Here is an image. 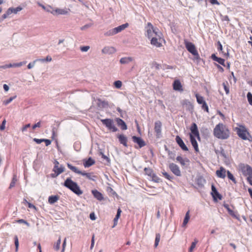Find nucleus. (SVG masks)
Here are the masks:
<instances>
[{
    "label": "nucleus",
    "instance_id": "obj_1",
    "mask_svg": "<svg viewBox=\"0 0 252 252\" xmlns=\"http://www.w3.org/2000/svg\"><path fill=\"white\" fill-rule=\"evenodd\" d=\"M214 136L219 139H227L230 134V132L226 126L222 123H219L216 126L214 129Z\"/></svg>",
    "mask_w": 252,
    "mask_h": 252
},
{
    "label": "nucleus",
    "instance_id": "obj_2",
    "mask_svg": "<svg viewBox=\"0 0 252 252\" xmlns=\"http://www.w3.org/2000/svg\"><path fill=\"white\" fill-rule=\"evenodd\" d=\"M237 125L238 126L235 127L234 130L236 132L238 136L243 140L252 141V136L246 126L242 125Z\"/></svg>",
    "mask_w": 252,
    "mask_h": 252
},
{
    "label": "nucleus",
    "instance_id": "obj_3",
    "mask_svg": "<svg viewBox=\"0 0 252 252\" xmlns=\"http://www.w3.org/2000/svg\"><path fill=\"white\" fill-rule=\"evenodd\" d=\"M239 170L247 177L248 182L252 186V168L248 164L241 163L239 165Z\"/></svg>",
    "mask_w": 252,
    "mask_h": 252
},
{
    "label": "nucleus",
    "instance_id": "obj_4",
    "mask_svg": "<svg viewBox=\"0 0 252 252\" xmlns=\"http://www.w3.org/2000/svg\"><path fill=\"white\" fill-rule=\"evenodd\" d=\"M63 185L77 195L82 194L83 192L76 182L70 178H67L64 181Z\"/></svg>",
    "mask_w": 252,
    "mask_h": 252
},
{
    "label": "nucleus",
    "instance_id": "obj_5",
    "mask_svg": "<svg viewBox=\"0 0 252 252\" xmlns=\"http://www.w3.org/2000/svg\"><path fill=\"white\" fill-rule=\"evenodd\" d=\"M67 166L68 168L73 172L79 175H81L82 176H86L89 180L95 181V179L96 178V176L94 175V174L92 172L86 173L85 172H82L79 170V169L77 167L72 165L70 163H67Z\"/></svg>",
    "mask_w": 252,
    "mask_h": 252
},
{
    "label": "nucleus",
    "instance_id": "obj_6",
    "mask_svg": "<svg viewBox=\"0 0 252 252\" xmlns=\"http://www.w3.org/2000/svg\"><path fill=\"white\" fill-rule=\"evenodd\" d=\"M145 29L146 32V35L149 39H151L156 35H158V33L160 32L158 31V28H155L153 25L150 22L147 23Z\"/></svg>",
    "mask_w": 252,
    "mask_h": 252
},
{
    "label": "nucleus",
    "instance_id": "obj_7",
    "mask_svg": "<svg viewBox=\"0 0 252 252\" xmlns=\"http://www.w3.org/2000/svg\"><path fill=\"white\" fill-rule=\"evenodd\" d=\"M128 26V23H126V24H123L121 26H119L117 27H116L114 29H112L109 30V31H108L107 32H106L105 33V35L106 36H111V35H115V34L122 32V31L124 30Z\"/></svg>",
    "mask_w": 252,
    "mask_h": 252
},
{
    "label": "nucleus",
    "instance_id": "obj_8",
    "mask_svg": "<svg viewBox=\"0 0 252 252\" xmlns=\"http://www.w3.org/2000/svg\"><path fill=\"white\" fill-rule=\"evenodd\" d=\"M101 122L110 131L112 132L117 131L118 129L115 126L113 120L110 119H101Z\"/></svg>",
    "mask_w": 252,
    "mask_h": 252
},
{
    "label": "nucleus",
    "instance_id": "obj_9",
    "mask_svg": "<svg viewBox=\"0 0 252 252\" xmlns=\"http://www.w3.org/2000/svg\"><path fill=\"white\" fill-rule=\"evenodd\" d=\"M162 33L160 32L158 33V35H155L151 38V44L156 46V47H160L162 46V38H161Z\"/></svg>",
    "mask_w": 252,
    "mask_h": 252
},
{
    "label": "nucleus",
    "instance_id": "obj_10",
    "mask_svg": "<svg viewBox=\"0 0 252 252\" xmlns=\"http://www.w3.org/2000/svg\"><path fill=\"white\" fill-rule=\"evenodd\" d=\"M190 133L189 134V135H191L196 137L198 140H200V137L199 135V132L198 129V127L197 125L193 123L191 124L190 127Z\"/></svg>",
    "mask_w": 252,
    "mask_h": 252
},
{
    "label": "nucleus",
    "instance_id": "obj_11",
    "mask_svg": "<svg viewBox=\"0 0 252 252\" xmlns=\"http://www.w3.org/2000/svg\"><path fill=\"white\" fill-rule=\"evenodd\" d=\"M185 45L187 50L193 55L195 56L198 55V52L195 45L192 43L185 40Z\"/></svg>",
    "mask_w": 252,
    "mask_h": 252
},
{
    "label": "nucleus",
    "instance_id": "obj_12",
    "mask_svg": "<svg viewBox=\"0 0 252 252\" xmlns=\"http://www.w3.org/2000/svg\"><path fill=\"white\" fill-rule=\"evenodd\" d=\"M169 168L173 174L177 176H181V171L179 166L175 163H171L169 165Z\"/></svg>",
    "mask_w": 252,
    "mask_h": 252
},
{
    "label": "nucleus",
    "instance_id": "obj_13",
    "mask_svg": "<svg viewBox=\"0 0 252 252\" xmlns=\"http://www.w3.org/2000/svg\"><path fill=\"white\" fill-rule=\"evenodd\" d=\"M195 96L196 97L197 102L199 104L202 105V109H204V110H208V107L206 103L205 102V100H204V98L202 96L199 95L197 94H195Z\"/></svg>",
    "mask_w": 252,
    "mask_h": 252
},
{
    "label": "nucleus",
    "instance_id": "obj_14",
    "mask_svg": "<svg viewBox=\"0 0 252 252\" xmlns=\"http://www.w3.org/2000/svg\"><path fill=\"white\" fill-rule=\"evenodd\" d=\"M97 106L100 108H107L109 106V103L107 101L102 100L100 98L95 99Z\"/></svg>",
    "mask_w": 252,
    "mask_h": 252
},
{
    "label": "nucleus",
    "instance_id": "obj_15",
    "mask_svg": "<svg viewBox=\"0 0 252 252\" xmlns=\"http://www.w3.org/2000/svg\"><path fill=\"white\" fill-rule=\"evenodd\" d=\"M175 140L178 145L183 151H188L189 150L188 147L185 145L184 141L179 136H176Z\"/></svg>",
    "mask_w": 252,
    "mask_h": 252
},
{
    "label": "nucleus",
    "instance_id": "obj_16",
    "mask_svg": "<svg viewBox=\"0 0 252 252\" xmlns=\"http://www.w3.org/2000/svg\"><path fill=\"white\" fill-rule=\"evenodd\" d=\"M64 171V168L63 165H61L60 167L58 166H54L53 168V171L55 172V175L52 174V177H56L59 175L63 172Z\"/></svg>",
    "mask_w": 252,
    "mask_h": 252
},
{
    "label": "nucleus",
    "instance_id": "obj_17",
    "mask_svg": "<svg viewBox=\"0 0 252 252\" xmlns=\"http://www.w3.org/2000/svg\"><path fill=\"white\" fill-rule=\"evenodd\" d=\"M132 139L134 143H137L139 145V148H140L144 147L146 145L145 142L141 137L133 136Z\"/></svg>",
    "mask_w": 252,
    "mask_h": 252
},
{
    "label": "nucleus",
    "instance_id": "obj_18",
    "mask_svg": "<svg viewBox=\"0 0 252 252\" xmlns=\"http://www.w3.org/2000/svg\"><path fill=\"white\" fill-rule=\"evenodd\" d=\"M92 194L95 198L98 201H102L104 200V197L103 194L96 189H93L91 191Z\"/></svg>",
    "mask_w": 252,
    "mask_h": 252
},
{
    "label": "nucleus",
    "instance_id": "obj_19",
    "mask_svg": "<svg viewBox=\"0 0 252 252\" xmlns=\"http://www.w3.org/2000/svg\"><path fill=\"white\" fill-rule=\"evenodd\" d=\"M227 173V171L226 169L223 167H220L219 170L216 171V175L217 176L220 178L224 179L226 177V173Z\"/></svg>",
    "mask_w": 252,
    "mask_h": 252
},
{
    "label": "nucleus",
    "instance_id": "obj_20",
    "mask_svg": "<svg viewBox=\"0 0 252 252\" xmlns=\"http://www.w3.org/2000/svg\"><path fill=\"white\" fill-rule=\"evenodd\" d=\"M173 88L175 91L182 92L183 91V86L179 80H176L173 83Z\"/></svg>",
    "mask_w": 252,
    "mask_h": 252
},
{
    "label": "nucleus",
    "instance_id": "obj_21",
    "mask_svg": "<svg viewBox=\"0 0 252 252\" xmlns=\"http://www.w3.org/2000/svg\"><path fill=\"white\" fill-rule=\"evenodd\" d=\"M211 189H212V195L214 198L215 199H216V198H218L220 199H221V195L217 191L216 188L214 186V185H212L211 186Z\"/></svg>",
    "mask_w": 252,
    "mask_h": 252
},
{
    "label": "nucleus",
    "instance_id": "obj_22",
    "mask_svg": "<svg viewBox=\"0 0 252 252\" xmlns=\"http://www.w3.org/2000/svg\"><path fill=\"white\" fill-rule=\"evenodd\" d=\"M95 163V161L92 158L83 160L84 166L86 168L89 167Z\"/></svg>",
    "mask_w": 252,
    "mask_h": 252
},
{
    "label": "nucleus",
    "instance_id": "obj_23",
    "mask_svg": "<svg viewBox=\"0 0 252 252\" xmlns=\"http://www.w3.org/2000/svg\"><path fill=\"white\" fill-rule=\"evenodd\" d=\"M116 52V49L113 47H105L102 50V52L105 54H112Z\"/></svg>",
    "mask_w": 252,
    "mask_h": 252
},
{
    "label": "nucleus",
    "instance_id": "obj_24",
    "mask_svg": "<svg viewBox=\"0 0 252 252\" xmlns=\"http://www.w3.org/2000/svg\"><path fill=\"white\" fill-rule=\"evenodd\" d=\"M195 138L196 137H194V136H192L191 135H190V137H189L190 142H191V145L193 146L195 151L196 152H198L199 148H198V144L195 139Z\"/></svg>",
    "mask_w": 252,
    "mask_h": 252
},
{
    "label": "nucleus",
    "instance_id": "obj_25",
    "mask_svg": "<svg viewBox=\"0 0 252 252\" xmlns=\"http://www.w3.org/2000/svg\"><path fill=\"white\" fill-rule=\"evenodd\" d=\"M51 13L54 15H65L67 13V11L64 9L56 8L55 10H53Z\"/></svg>",
    "mask_w": 252,
    "mask_h": 252
},
{
    "label": "nucleus",
    "instance_id": "obj_26",
    "mask_svg": "<svg viewBox=\"0 0 252 252\" xmlns=\"http://www.w3.org/2000/svg\"><path fill=\"white\" fill-rule=\"evenodd\" d=\"M161 123L158 121L155 122V127L154 129L155 132L157 133V135H159L161 131Z\"/></svg>",
    "mask_w": 252,
    "mask_h": 252
},
{
    "label": "nucleus",
    "instance_id": "obj_27",
    "mask_svg": "<svg viewBox=\"0 0 252 252\" xmlns=\"http://www.w3.org/2000/svg\"><path fill=\"white\" fill-rule=\"evenodd\" d=\"M211 58L213 60L225 66L224 62L225 60L221 58H219L216 56L215 54L211 55Z\"/></svg>",
    "mask_w": 252,
    "mask_h": 252
},
{
    "label": "nucleus",
    "instance_id": "obj_28",
    "mask_svg": "<svg viewBox=\"0 0 252 252\" xmlns=\"http://www.w3.org/2000/svg\"><path fill=\"white\" fill-rule=\"evenodd\" d=\"M33 140L36 142V143L39 144L42 142H44L46 146H49L51 143V141L47 139H37L36 138H33Z\"/></svg>",
    "mask_w": 252,
    "mask_h": 252
},
{
    "label": "nucleus",
    "instance_id": "obj_29",
    "mask_svg": "<svg viewBox=\"0 0 252 252\" xmlns=\"http://www.w3.org/2000/svg\"><path fill=\"white\" fill-rule=\"evenodd\" d=\"M176 160L180 162V163L181 164V165L182 166H185L186 165V164L187 163H189V160L186 158H183L181 156H178L177 158H176Z\"/></svg>",
    "mask_w": 252,
    "mask_h": 252
},
{
    "label": "nucleus",
    "instance_id": "obj_30",
    "mask_svg": "<svg viewBox=\"0 0 252 252\" xmlns=\"http://www.w3.org/2000/svg\"><path fill=\"white\" fill-rule=\"evenodd\" d=\"M59 198L60 196L58 195L50 196L48 198V202L50 204H53L57 202L59 200Z\"/></svg>",
    "mask_w": 252,
    "mask_h": 252
},
{
    "label": "nucleus",
    "instance_id": "obj_31",
    "mask_svg": "<svg viewBox=\"0 0 252 252\" xmlns=\"http://www.w3.org/2000/svg\"><path fill=\"white\" fill-rule=\"evenodd\" d=\"M117 124L121 127L122 130H126L127 129V126L125 122L121 119L118 118L116 120Z\"/></svg>",
    "mask_w": 252,
    "mask_h": 252
},
{
    "label": "nucleus",
    "instance_id": "obj_32",
    "mask_svg": "<svg viewBox=\"0 0 252 252\" xmlns=\"http://www.w3.org/2000/svg\"><path fill=\"white\" fill-rule=\"evenodd\" d=\"M120 142L125 146H127V138L124 135H120L118 136Z\"/></svg>",
    "mask_w": 252,
    "mask_h": 252
},
{
    "label": "nucleus",
    "instance_id": "obj_33",
    "mask_svg": "<svg viewBox=\"0 0 252 252\" xmlns=\"http://www.w3.org/2000/svg\"><path fill=\"white\" fill-rule=\"evenodd\" d=\"M121 212H122V211H121V209L119 208L117 210V215L114 219V225L113 226V227H114L117 224L118 220L120 217Z\"/></svg>",
    "mask_w": 252,
    "mask_h": 252
},
{
    "label": "nucleus",
    "instance_id": "obj_34",
    "mask_svg": "<svg viewBox=\"0 0 252 252\" xmlns=\"http://www.w3.org/2000/svg\"><path fill=\"white\" fill-rule=\"evenodd\" d=\"M22 8L20 6H18L16 8H13L10 7L8 9V10L10 11V14H11L12 13L16 14L18 12L22 10Z\"/></svg>",
    "mask_w": 252,
    "mask_h": 252
},
{
    "label": "nucleus",
    "instance_id": "obj_35",
    "mask_svg": "<svg viewBox=\"0 0 252 252\" xmlns=\"http://www.w3.org/2000/svg\"><path fill=\"white\" fill-rule=\"evenodd\" d=\"M132 61L131 57H125L121 59L120 62L122 64L128 63Z\"/></svg>",
    "mask_w": 252,
    "mask_h": 252
},
{
    "label": "nucleus",
    "instance_id": "obj_36",
    "mask_svg": "<svg viewBox=\"0 0 252 252\" xmlns=\"http://www.w3.org/2000/svg\"><path fill=\"white\" fill-rule=\"evenodd\" d=\"M144 171L145 174L149 176L153 177L155 176V174L154 173L153 170L150 168H145Z\"/></svg>",
    "mask_w": 252,
    "mask_h": 252
},
{
    "label": "nucleus",
    "instance_id": "obj_37",
    "mask_svg": "<svg viewBox=\"0 0 252 252\" xmlns=\"http://www.w3.org/2000/svg\"><path fill=\"white\" fill-rule=\"evenodd\" d=\"M190 218V216H189V211H188L186 214V215H185V217L184 218V221H183V226H186V225H187V224L188 223L189 220V219Z\"/></svg>",
    "mask_w": 252,
    "mask_h": 252
},
{
    "label": "nucleus",
    "instance_id": "obj_38",
    "mask_svg": "<svg viewBox=\"0 0 252 252\" xmlns=\"http://www.w3.org/2000/svg\"><path fill=\"white\" fill-rule=\"evenodd\" d=\"M227 174L228 178L229 180H231L234 184H236L237 183L236 179L235 178V177H234L233 174H231L229 170L227 171Z\"/></svg>",
    "mask_w": 252,
    "mask_h": 252
},
{
    "label": "nucleus",
    "instance_id": "obj_39",
    "mask_svg": "<svg viewBox=\"0 0 252 252\" xmlns=\"http://www.w3.org/2000/svg\"><path fill=\"white\" fill-rule=\"evenodd\" d=\"M61 243V237H59V239L57 241V242L54 245V249L55 251H57L60 249V245Z\"/></svg>",
    "mask_w": 252,
    "mask_h": 252
},
{
    "label": "nucleus",
    "instance_id": "obj_40",
    "mask_svg": "<svg viewBox=\"0 0 252 252\" xmlns=\"http://www.w3.org/2000/svg\"><path fill=\"white\" fill-rule=\"evenodd\" d=\"M222 86L226 94H228L229 93V88L228 82L227 81L223 82L222 83Z\"/></svg>",
    "mask_w": 252,
    "mask_h": 252
},
{
    "label": "nucleus",
    "instance_id": "obj_41",
    "mask_svg": "<svg viewBox=\"0 0 252 252\" xmlns=\"http://www.w3.org/2000/svg\"><path fill=\"white\" fill-rule=\"evenodd\" d=\"M224 207L227 209L228 212L231 216L234 217L235 216L234 212L229 208V206L228 204H224Z\"/></svg>",
    "mask_w": 252,
    "mask_h": 252
},
{
    "label": "nucleus",
    "instance_id": "obj_42",
    "mask_svg": "<svg viewBox=\"0 0 252 252\" xmlns=\"http://www.w3.org/2000/svg\"><path fill=\"white\" fill-rule=\"evenodd\" d=\"M160 239V235L159 233H157L156 235L155 242L154 246L157 248Z\"/></svg>",
    "mask_w": 252,
    "mask_h": 252
},
{
    "label": "nucleus",
    "instance_id": "obj_43",
    "mask_svg": "<svg viewBox=\"0 0 252 252\" xmlns=\"http://www.w3.org/2000/svg\"><path fill=\"white\" fill-rule=\"evenodd\" d=\"M197 242H198V241L197 239H195L194 240V241L193 242H192L191 246L189 249V252H193V250L196 247V244L197 243Z\"/></svg>",
    "mask_w": 252,
    "mask_h": 252
},
{
    "label": "nucleus",
    "instance_id": "obj_44",
    "mask_svg": "<svg viewBox=\"0 0 252 252\" xmlns=\"http://www.w3.org/2000/svg\"><path fill=\"white\" fill-rule=\"evenodd\" d=\"M16 97V95H15L14 96L10 97L9 98L4 100L3 101V104L5 105H7L9 103H10L14 99H15Z\"/></svg>",
    "mask_w": 252,
    "mask_h": 252
},
{
    "label": "nucleus",
    "instance_id": "obj_45",
    "mask_svg": "<svg viewBox=\"0 0 252 252\" xmlns=\"http://www.w3.org/2000/svg\"><path fill=\"white\" fill-rule=\"evenodd\" d=\"M14 243L15 245V252H17L19 248V241L17 236H15L14 237Z\"/></svg>",
    "mask_w": 252,
    "mask_h": 252
},
{
    "label": "nucleus",
    "instance_id": "obj_46",
    "mask_svg": "<svg viewBox=\"0 0 252 252\" xmlns=\"http://www.w3.org/2000/svg\"><path fill=\"white\" fill-rule=\"evenodd\" d=\"M122 83L121 81L118 80L114 82V86L116 88L119 89L122 87Z\"/></svg>",
    "mask_w": 252,
    "mask_h": 252
},
{
    "label": "nucleus",
    "instance_id": "obj_47",
    "mask_svg": "<svg viewBox=\"0 0 252 252\" xmlns=\"http://www.w3.org/2000/svg\"><path fill=\"white\" fill-rule=\"evenodd\" d=\"M247 98L249 103L252 105V94L251 93H248Z\"/></svg>",
    "mask_w": 252,
    "mask_h": 252
},
{
    "label": "nucleus",
    "instance_id": "obj_48",
    "mask_svg": "<svg viewBox=\"0 0 252 252\" xmlns=\"http://www.w3.org/2000/svg\"><path fill=\"white\" fill-rule=\"evenodd\" d=\"M26 63V62H20L19 63L12 64V66H13V67H20V66H22V65L25 64Z\"/></svg>",
    "mask_w": 252,
    "mask_h": 252
},
{
    "label": "nucleus",
    "instance_id": "obj_49",
    "mask_svg": "<svg viewBox=\"0 0 252 252\" xmlns=\"http://www.w3.org/2000/svg\"><path fill=\"white\" fill-rule=\"evenodd\" d=\"M6 124V120L4 119L2 122V124L0 125V130H3L5 129V125Z\"/></svg>",
    "mask_w": 252,
    "mask_h": 252
},
{
    "label": "nucleus",
    "instance_id": "obj_50",
    "mask_svg": "<svg viewBox=\"0 0 252 252\" xmlns=\"http://www.w3.org/2000/svg\"><path fill=\"white\" fill-rule=\"evenodd\" d=\"M162 174L165 178L167 179L171 180L172 179V177H171L167 172H162Z\"/></svg>",
    "mask_w": 252,
    "mask_h": 252
},
{
    "label": "nucleus",
    "instance_id": "obj_51",
    "mask_svg": "<svg viewBox=\"0 0 252 252\" xmlns=\"http://www.w3.org/2000/svg\"><path fill=\"white\" fill-rule=\"evenodd\" d=\"M13 67L12 64L10 63L8 64H5L4 65L0 66V69L3 68V69H6L7 68H10Z\"/></svg>",
    "mask_w": 252,
    "mask_h": 252
},
{
    "label": "nucleus",
    "instance_id": "obj_52",
    "mask_svg": "<svg viewBox=\"0 0 252 252\" xmlns=\"http://www.w3.org/2000/svg\"><path fill=\"white\" fill-rule=\"evenodd\" d=\"M9 15H10V11L9 10H8V9L7 10L6 12L3 14L2 16V17L3 19H5Z\"/></svg>",
    "mask_w": 252,
    "mask_h": 252
},
{
    "label": "nucleus",
    "instance_id": "obj_53",
    "mask_svg": "<svg viewBox=\"0 0 252 252\" xmlns=\"http://www.w3.org/2000/svg\"><path fill=\"white\" fill-rule=\"evenodd\" d=\"M16 181V180L14 178H13L10 184L9 188H12L13 187H14V186L15 185Z\"/></svg>",
    "mask_w": 252,
    "mask_h": 252
},
{
    "label": "nucleus",
    "instance_id": "obj_54",
    "mask_svg": "<svg viewBox=\"0 0 252 252\" xmlns=\"http://www.w3.org/2000/svg\"><path fill=\"white\" fill-rule=\"evenodd\" d=\"M89 48H90V47L88 46H83V47H81V50L82 52H86L89 49Z\"/></svg>",
    "mask_w": 252,
    "mask_h": 252
},
{
    "label": "nucleus",
    "instance_id": "obj_55",
    "mask_svg": "<svg viewBox=\"0 0 252 252\" xmlns=\"http://www.w3.org/2000/svg\"><path fill=\"white\" fill-rule=\"evenodd\" d=\"M42 62H51L52 61V58L50 56H47L45 59L41 60Z\"/></svg>",
    "mask_w": 252,
    "mask_h": 252
},
{
    "label": "nucleus",
    "instance_id": "obj_56",
    "mask_svg": "<svg viewBox=\"0 0 252 252\" xmlns=\"http://www.w3.org/2000/svg\"><path fill=\"white\" fill-rule=\"evenodd\" d=\"M94 235H93L92 236V240H91V249H92L93 248L94 246Z\"/></svg>",
    "mask_w": 252,
    "mask_h": 252
},
{
    "label": "nucleus",
    "instance_id": "obj_57",
    "mask_svg": "<svg viewBox=\"0 0 252 252\" xmlns=\"http://www.w3.org/2000/svg\"><path fill=\"white\" fill-rule=\"evenodd\" d=\"M27 204L28 205V206L29 208L36 209V207L34 205L32 204V203H31L29 202H27Z\"/></svg>",
    "mask_w": 252,
    "mask_h": 252
},
{
    "label": "nucleus",
    "instance_id": "obj_58",
    "mask_svg": "<svg viewBox=\"0 0 252 252\" xmlns=\"http://www.w3.org/2000/svg\"><path fill=\"white\" fill-rule=\"evenodd\" d=\"M31 126V125L30 124H28L27 125H26L25 126H24L22 128V131H24L27 130V129Z\"/></svg>",
    "mask_w": 252,
    "mask_h": 252
},
{
    "label": "nucleus",
    "instance_id": "obj_59",
    "mask_svg": "<svg viewBox=\"0 0 252 252\" xmlns=\"http://www.w3.org/2000/svg\"><path fill=\"white\" fill-rule=\"evenodd\" d=\"M40 125H41V124H40V122H38L37 123L35 124V125H34L33 126H32V129H35L36 127H40Z\"/></svg>",
    "mask_w": 252,
    "mask_h": 252
},
{
    "label": "nucleus",
    "instance_id": "obj_60",
    "mask_svg": "<svg viewBox=\"0 0 252 252\" xmlns=\"http://www.w3.org/2000/svg\"><path fill=\"white\" fill-rule=\"evenodd\" d=\"M218 51H222V46L221 43L220 41H218Z\"/></svg>",
    "mask_w": 252,
    "mask_h": 252
},
{
    "label": "nucleus",
    "instance_id": "obj_61",
    "mask_svg": "<svg viewBox=\"0 0 252 252\" xmlns=\"http://www.w3.org/2000/svg\"><path fill=\"white\" fill-rule=\"evenodd\" d=\"M35 62H36V61H34L33 63H29V64L28 65V68L29 69L32 68L34 65Z\"/></svg>",
    "mask_w": 252,
    "mask_h": 252
},
{
    "label": "nucleus",
    "instance_id": "obj_62",
    "mask_svg": "<svg viewBox=\"0 0 252 252\" xmlns=\"http://www.w3.org/2000/svg\"><path fill=\"white\" fill-rule=\"evenodd\" d=\"M153 65L154 67H155L157 69H159V67H160V65L159 64H158V63H157L156 62H154L153 63Z\"/></svg>",
    "mask_w": 252,
    "mask_h": 252
},
{
    "label": "nucleus",
    "instance_id": "obj_63",
    "mask_svg": "<svg viewBox=\"0 0 252 252\" xmlns=\"http://www.w3.org/2000/svg\"><path fill=\"white\" fill-rule=\"evenodd\" d=\"M66 238H65L64 241H63V249H62V250L61 252H64L65 247L66 246Z\"/></svg>",
    "mask_w": 252,
    "mask_h": 252
},
{
    "label": "nucleus",
    "instance_id": "obj_64",
    "mask_svg": "<svg viewBox=\"0 0 252 252\" xmlns=\"http://www.w3.org/2000/svg\"><path fill=\"white\" fill-rule=\"evenodd\" d=\"M210 2L212 4H219V3L217 0H209Z\"/></svg>",
    "mask_w": 252,
    "mask_h": 252
}]
</instances>
